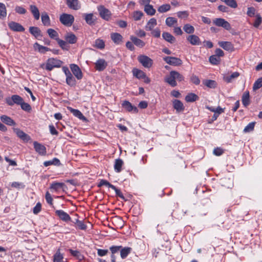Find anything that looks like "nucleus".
Masks as SVG:
<instances>
[{
    "label": "nucleus",
    "instance_id": "f257e3e1",
    "mask_svg": "<svg viewBox=\"0 0 262 262\" xmlns=\"http://www.w3.org/2000/svg\"><path fill=\"white\" fill-rule=\"evenodd\" d=\"M184 77L183 76L179 73L178 72L176 71H171L169 75H168L165 81L167 82L171 86L175 87L177 85V82L176 80L179 82L183 81Z\"/></svg>",
    "mask_w": 262,
    "mask_h": 262
},
{
    "label": "nucleus",
    "instance_id": "f03ea898",
    "mask_svg": "<svg viewBox=\"0 0 262 262\" xmlns=\"http://www.w3.org/2000/svg\"><path fill=\"white\" fill-rule=\"evenodd\" d=\"M59 20L64 26L70 27L74 23V17L71 14L63 13L60 16Z\"/></svg>",
    "mask_w": 262,
    "mask_h": 262
},
{
    "label": "nucleus",
    "instance_id": "7ed1b4c3",
    "mask_svg": "<svg viewBox=\"0 0 262 262\" xmlns=\"http://www.w3.org/2000/svg\"><path fill=\"white\" fill-rule=\"evenodd\" d=\"M23 100V99L17 95H13L11 97H7L5 99L6 103L9 106H13L14 104L20 105Z\"/></svg>",
    "mask_w": 262,
    "mask_h": 262
},
{
    "label": "nucleus",
    "instance_id": "20e7f679",
    "mask_svg": "<svg viewBox=\"0 0 262 262\" xmlns=\"http://www.w3.org/2000/svg\"><path fill=\"white\" fill-rule=\"evenodd\" d=\"M138 60L139 62L145 68H150L153 63L152 60L149 57L144 55H140L138 57Z\"/></svg>",
    "mask_w": 262,
    "mask_h": 262
},
{
    "label": "nucleus",
    "instance_id": "39448f33",
    "mask_svg": "<svg viewBox=\"0 0 262 262\" xmlns=\"http://www.w3.org/2000/svg\"><path fill=\"white\" fill-rule=\"evenodd\" d=\"M213 23L217 27H222L227 30H230L231 27L229 22L224 18H217L213 20Z\"/></svg>",
    "mask_w": 262,
    "mask_h": 262
},
{
    "label": "nucleus",
    "instance_id": "423d86ee",
    "mask_svg": "<svg viewBox=\"0 0 262 262\" xmlns=\"http://www.w3.org/2000/svg\"><path fill=\"white\" fill-rule=\"evenodd\" d=\"M98 10L102 18L106 20H109L111 16V13L108 9H106L103 5H100L98 7Z\"/></svg>",
    "mask_w": 262,
    "mask_h": 262
},
{
    "label": "nucleus",
    "instance_id": "0eeeda50",
    "mask_svg": "<svg viewBox=\"0 0 262 262\" xmlns=\"http://www.w3.org/2000/svg\"><path fill=\"white\" fill-rule=\"evenodd\" d=\"M61 63L62 61L59 60L55 59L54 58L49 59L46 64V69L47 70L50 71L52 70L54 68L60 67Z\"/></svg>",
    "mask_w": 262,
    "mask_h": 262
},
{
    "label": "nucleus",
    "instance_id": "6e6552de",
    "mask_svg": "<svg viewBox=\"0 0 262 262\" xmlns=\"http://www.w3.org/2000/svg\"><path fill=\"white\" fill-rule=\"evenodd\" d=\"M165 62L169 65L173 66H179L182 64V61L181 59L171 56L165 57Z\"/></svg>",
    "mask_w": 262,
    "mask_h": 262
},
{
    "label": "nucleus",
    "instance_id": "1a4fd4ad",
    "mask_svg": "<svg viewBox=\"0 0 262 262\" xmlns=\"http://www.w3.org/2000/svg\"><path fill=\"white\" fill-rule=\"evenodd\" d=\"M71 70L74 75V76L77 78L78 80H80L82 79L83 75L82 73L79 68V67L75 64H71L70 65Z\"/></svg>",
    "mask_w": 262,
    "mask_h": 262
},
{
    "label": "nucleus",
    "instance_id": "9d476101",
    "mask_svg": "<svg viewBox=\"0 0 262 262\" xmlns=\"http://www.w3.org/2000/svg\"><path fill=\"white\" fill-rule=\"evenodd\" d=\"M8 25L9 28L13 31L23 32L25 31L24 27L18 23L12 21L9 23Z\"/></svg>",
    "mask_w": 262,
    "mask_h": 262
},
{
    "label": "nucleus",
    "instance_id": "9b49d317",
    "mask_svg": "<svg viewBox=\"0 0 262 262\" xmlns=\"http://www.w3.org/2000/svg\"><path fill=\"white\" fill-rule=\"evenodd\" d=\"M33 145L35 151L39 155L42 156H45L46 155V148L44 145L37 141H34L33 142Z\"/></svg>",
    "mask_w": 262,
    "mask_h": 262
},
{
    "label": "nucleus",
    "instance_id": "f8f14e48",
    "mask_svg": "<svg viewBox=\"0 0 262 262\" xmlns=\"http://www.w3.org/2000/svg\"><path fill=\"white\" fill-rule=\"evenodd\" d=\"M172 106L178 113L182 112L185 110L183 103L178 99H174L172 101Z\"/></svg>",
    "mask_w": 262,
    "mask_h": 262
},
{
    "label": "nucleus",
    "instance_id": "ddd939ff",
    "mask_svg": "<svg viewBox=\"0 0 262 262\" xmlns=\"http://www.w3.org/2000/svg\"><path fill=\"white\" fill-rule=\"evenodd\" d=\"M123 107L127 111L133 112L134 113H137L138 109L136 106L132 105L128 101H124L122 104Z\"/></svg>",
    "mask_w": 262,
    "mask_h": 262
},
{
    "label": "nucleus",
    "instance_id": "4468645a",
    "mask_svg": "<svg viewBox=\"0 0 262 262\" xmlns=\"http://www.w3.org/2000/svg\"><path fill=\"white\" fill-rule=\"evenodd\" d=\"M14 133L17 135V137L24 142H28L30 139V136L19 128H14Z\"/></svg>",
    "mask_w": 262,
    "mask_h": 262
},
{
    "label": "nucleus",
    "instance_id": "2eb2a0df",
    "mask_svg": "<svg viewBox=\"0 0 262 262\" xmlns=\"http://www.w3.org/2000/svg\"><path fill=\"white\" fill-rule=\"evenodd\" d=\"M107 66L106 61L103 59H99L95 62V69L98 71H103Z\"/></svg>",
    "mask_w": 262,
    "mask_h": 262
},
{
    "label": "nucleus",
    "instance_id": "dca6fc26",
    "mask_svg": "<svg viewBox=\"0 0 262 262\" xmlns=\"http://www.w3.org/2000/svg\"><path fill=\"white\" fill-rule=\"evenodd\" d=\"M66 4L69 8L74 10H77L80 8L78 0H67Z\"/></svg>",
    "mask_w": 262,
    "mask_h": 262
},
{
    "label": "nucleus",
    "instance_id": "f3484780",
    "mask_svg": "<svg viewBox=\"0 0 262 262\" xmlns=\"http://www.w3.org/2000/svg\"><path fill=\"white\" fill-rule=\"evenodd\" d=\"M84 19L88 25L93 26L96 24L97 17L93 13L85 14Z\"/></svg>",
    "mask_w": 262,
    "mask_h": 262
},
{
    "label": "nucleus",
    "instance_id": "a211bd4d",
    "mask_svg": "<svg viewBox=\"0 0 262 262\" xmlns=\"http://www.w3.org/2000/svg\"><path fill=\"white\" fill-rule=\"evenodd\" d=\"M219 46L223 48L224 50L232 52L234 51V47L231 42L229 41H220L219 42Z\"/></svg>",
    "mask_w": 262,
    "mask_h": 262
},
{
    "label": "nucleus",
    "instance_id": "6ab92c4d",
    "mask_svg": "<svg viewBox=\"0 0 262 262\" xmlns=\"http://www.w3.org/2000/svg\"><path fill=\"white\" fill-rule=\"evenodd\" d=\"M68 109L70 111L71 113H72L73 114V115H74L75 117H77L79 119L84 121H88L87 119L83 115V114L79 110L73 108L71 107H68Z\"/></svg>",
    "mask_w": 262,
    "mask_h": 262
},
{
    "label": "nucleus",
    "instance_id": "aec40b11",
    "mask_svg": "<svg viewBox=\"0 0 262 262\" xmlns=\"http://www.w3.org/2000/svg\"><path fill=\"white\" fill-rule=\"evenodd\" d=\"M64 39L70 44L75 43L77 41V37L72 32L67 33L64 36Z\"/></svg>",
    "mask_w": 262,
    "mask_h": 262
},
{
    "label": "nucleus",
    "instance_id": "412c9836",
    "mask_svg": "<svg viewBox=\"0 0 262 262\" xmlns=\"http://www.w3.org/2000/svg\"><path fill=\"white\" fill-rule=\"evenodd\" d=\"M187 40L192 45H200L201 43L199 37L195 35H190L187 37Z\"/></svg>",
    "mask_w": 262,
    "mask_h": 262
},
{
    "label": "nucleus",
    "instance_id": "4be33fe9",
    "mask_svg": "<svg viewBox=\"0 0 262 262\" xmlns=\"http://www.w3.org/2000/svg\"><path fill=\"white\" fill-rule=\"evenodd\" d=\"M1 121L6 124L10 126H14L16 125L15 121L10 117L6 115H2L1 116Z\"/></svg>",
    "mask_w": 262,
    "mask_h": 262
},
{
    "label": "nucleus",
    "instance_id": "5701e85b",
    "mask_svg": "<svg viewBox=\"0 0 262 262\" xmlns=\"http://www.w3.org/2000/svg\"><path fill=\"white\" fill-rule=\"evenodd\" d=\"M55 213L56 215H58L61 220L64 221H68L70 220L71 219V217L69 216V215L64 211H63V210H56Z\"/></svg>",
    "mask_w": 262,
    "mask_h": 262
},
{
    "label": "nucleus",
    "instance_id": "b1692460",
    "mask_svg": "<svg viewBox=\"0 0 262 262\" xmlns=\"http://www.w3.org/2000/svg\"><path fill=\"white\" fill-rule=\"evenodd\" d=\"M243 104L245 107H247L250 104L249 92L247 91L244 93L242 98Z\"/></svg>",
    "mask_w": 262,
    "mask_h": 262
},
{
    "label": "nucleus",
    "instance_id": "393cba45",
    "mask_svg": "<svg viewBox=\"0 0 262 262\" xmlns=\"http://www.w3.org/2000/svg\"><path fill=\"white\" fill-rule=\"evenodd\" d=\"M111 37L112 40L116 44H120L122 42V35L118 33H113L111 34Z\"/></svg>",
    "mask_w": 262,
    "mask_h": 262
},
{
    "label": "nucleus",
    "instance_id": "a878e982",
    "mask_svg": "<svg viewBox=\"0 0 262 262\" xmlns=\"http://www.w3.org/2000/svg\"><path fill=\"white\" fill-rule=\"evenodd\" d=\"M30 10L36 20H38L40 17V13L38 9L35 5H31Z\"/></svg>",
    "mask_w": 262,
    "mask_h": 262
},
{
    "label": "nucleus",
    "instance_id": "bb28decb",
    "mask_svg": "<svg viewBox=\"0 0 262 262\" xmlns=\"http://www.w3.org/2000/svg\"><path fill=\"white\" fill-rule=\"evenodd\" d=\"M199 96L194 93H188L185 98V100L187 102H193L199 100Z\"/></svg>",
    "mask_w": 262,
    "mask_h": 262
},
{
    "label": "nucleus",
    "instance_id": "cd10ccee",
    "mask_svg": "<svg viewBox=\"0 0 262 262\" xmlns=\"http://www.w3.org/2000/svg\"><path fill=\"white\" fill-rule=\"evenodd\" d=\"M41 18V21L44 26H51L50 19V17L47 12H44L42 13Z\"/></svg>",
    "mask_w": 262,
    "mask_h": 262
},
{
    "label": "nucleus",
    "instance_id": "c85d7f7f",
    "mask_svg": "<svg viewBox=\"0 0 262 262\" xmlns=\"http://www.w3.org/2000/svg\"><path fill=\"white\" fill-rule=\"evenodd\" d=\"M29 32L35 38H37L39 36H42L40 30L39 29V28L36 27H30L29 28Z\"/></svg>",
    "mask_w": 262,
    "mask_h": 262
},
{
    "label": "nucleus",
    "instance_id": "c756f323",
    "mask_svg": "<svg viewBox=\"0 0 262 262\" xmlns=\"http://www.w3.org/2000/svg\"><path fill=\"white\" fill-rule=\"evenodd\" d=\"M204 85L210 89H215L217 86V83L215 81L210 79H206L203 81Z\"/></svg>",
    "mask_w": 262,
    "mask_h": 262
},
{
    "label": "nucleus",
    "instance_id": "7c9ffc66",
    "mask_svg": "<svg viewBox=\"0 0 262 262\" xmlns=\"http://www.w3.org/2000/svg\"><path fill=\"white\" fill-rule=\"evenodd\" d=\"M239 76V73L237 72H235L230 75L224 76V80L227 83H230L234 79L237 78Z\"/></svg>",
    "mask_w": 262,
    "mask_h": 262
},
{
    "label": "nucleus",
    "instance_id": "2f4dec72",
    "mask_svg": "<svg viewBox=\"0 0 262 262\" xmlns=\"http://www.w3.org/2000/svg\"><path fill=\"white\" fill-rule=\"evenodd\" d=\"M64 184L63 183L54 182L51 184L50 188L51 190H54L55 191H58L60 189H62L63 187V186H64Z\"/></svg>",
    "mask_w": 262,
    "mask_h": 262
},
{
    "label": "nucleus",
    "instance_id": "473e14b6",
    "mask_svg": "<svg viewBox=\"0 0 262 262\" xmlns=\"http://www.w3.org/2000/svg\"><path fill=\"white\" fill-rule=\"evenodd\" d=\"M66 83L71 87H73L76 85V81L72 73L66 77Z\"/></svg>",
    "mask_w": 262,
    "mask_h": 262
},
{
    "label": "nucleus",
    "instance_id": "72a5a7b5",
    "mask_svg": "<svg viewBox=\"0 0 262 262\" xmlns=\"http://www.w3.org/2000/svg\"><path fill=\"white\" fill-rule=\"evenodd\" d=\"M132 42H133L136 46L142 48L145 45V43L141 39L137 38L136 37L132 36L130 38Z\"/></svg>",
    "mask_w": 262,
    "mask_h": 262
},
{
    "label": "nucleus",
    "instance_id": "f704fd0d",
    "mask_svg": "<svg viewBox=\"0 0 262 262\" xmlns=\"http://www.w3.org/2000/svg\"><path fill=\"white\" fill-rule=\"evenodd\" d=\"M131 251L132 248L130 247H122L120 250V256L121 258L123 259L125 258Z\"/></svg>",
    "mask_w": 262,
    "mask_h": 262
},
{
    "label": "nucleus",
    "instance_id": "c9c22d12",
    "mask_svg": "<svg viewBox=\"0 0 262 262\" xmlns=\"http://www.w3.org/2000/svg\"><path fill=\"white\" fill-rule=\"evenodd\" d=\"M43 164L45 166H48L51 165L58 166L60 165V162L58 159L55 158L51 160L45 161Z\"/></svg>",
    "mask_w": 262,
    "mask_h": 262
},
{
    "label": "nucleus",
    "instance_id": "e433bc0d",
    "mask_svg": "<svg viewBox=\"0 0 262 262\" xmlns=\"http://www.w3.org/2000/svg\"><path fill=\"white\" fill-rule=\"evenodd\" d=\"M63 259V254L60 252V249H58L53 257V262H61Z\"/></svg>",
    "mask_w": 262,
    "mask_h": 262
},
{
    "label": "nucleus",
    "instance_id": "4c0bfd02",
    "mask_svg": "<svg viewBox=\"0 0 262 262\" xmlns=\"http://www.w3.org/2000/svg\"><path fill=\"white\" fill-rule=\"evenodd\" d=\"M144 10L147 14L151 16L154 15L156 13V10L150 5L145 6Z\"/></svg>",
    "mask_w": 262,
    "mask_h": 262
},
{
    "label": "nucleus",
    "instance_id": "58836bf2",
    "mask_svg": "<svg viewBox=\"0 0 262 262\" xmlns=\"http://www.w3.org/2000/svg\"><path fill=\"white\" fill-rule=\"evenodd\" d=\"M34 48H35L36 50H37L39 52H40L41 53H45L47 51H49L51 50L50 49H49L47 47L41 46L37 42H36L34 44Z\"/></svg>",
    "mask_w": 262,
    "mask_h": 262
},
{
    "label": "nucleus",
    "instance_id": "ea45409f",
    "mask_svg": "<svg viewBox=\"0 0 262 262\" xmlns=\"http://www.w3.org/2000/svg\"><path fill=\"white\" fill-rule=\"evenodd\" d=\"M156 19L154 18H151L147 23L145 27V29L146 30H151L154 28V27L156 25Z\"/></svg>",
    "mask_w": 262,
    "mask_h": 262
},
{
    "label": "nucleus",
    "instance_id": "a19ab883",
    "mask_svg": "<svg viewBox=\"0 0 262 262\" xmlns=\"http://www.w3.org/2000/svg\"><path fill=\"white\" fill-rule=\"evenodd\" d=\"M123 164V161L120 159H116L115 160L114 168L117 172L121 171Z\"/></svg>",
    "mask_w": 262,
    "mask_h": 262
},
{
    "label": "nucleus",
    "instance_id": "79ce46f5",
    "mask_svg": "<svg viewBox=\"0 0 262 262\" xmlns=\"http://www.w3.org/2000/svg\"><path fill=\"white\" fill-rule=\"evenodd\" d=\"M56 41L58 42V44L60 46V47L62 49L65 50H68L70 47L68 45V43L67 41H64L63 40H61L59 38L56 39Z\"/></svg>",
    "mask_w": 262,
    "mask_h": 262
},
{
    "label": "nucleus",
    "instance_id": "37998d69",
    "mask_svg": "<svg viewBox=\"0 0 262 262\" xmlns=\"http://www.w3.org/2000/svg\"><path fill=\"white\" fill-rule=\"evenodd\" d=\"M209 62L213 65H217L220 63L221 59L216 55H211L209 59Z\"/></svg>",
    "mask_w": 262,
    "mask_h": 262
},
{
    "label": "nucleus",
    "instance_id": "c03bdc74",
    "mask_svg": "<svg viewBox=\"0 0 262 262\" xmlns=\"http://www.w3.org/2000/svg\"><path fill=\"white\" fill-rule=\"evenodd\" d=\"M165 40L170 43H174L176 42V38L168 32H165Z\"/></svg>",
    "mask_w": 262,
    "mask_h": 262
},
{
    "label": "nucleus",
    "instance_id": "a18cd8bd",
    "mask_svg": "<svg viewBox=\"0 0 262 262\" xmlns=\"http://www.w3.org/2000/svg\"><path fill=\"white\" fill-rule=\"evenodd\" d=\"M47 33L49 34L50 38L54 39L56 40V39H58V33L53 29H48L47 30Z\"/></svg>",
    "mask_w": 262,
    "mask_h": 262
},
{
    "label": "nucleus",
    "instance_id": "49530a36",
    "mask_svg": "<svg viewBox=\"0 0 262 262\" xmlns=\"http://www.w3.org/2000/svg\"><path fill=\"white\" fill-rule=\"evenodd\" d=\"M183 30L188 34H192L195 31L194 28L189 24H185L184 26Z\"/></svg>",
    "mask_w": 262,
    "mask_h": 262
},
{
    "label": "nucleus",
    "instance_id": "de8ad7c7",
    "mask_svg": "<svg viewBox=\"0 0 262 262\" xmlns=\"http://www.w3.org/2000/svg\"><path fill=\"white\" fill-rule=\"evenodd\" d=\"M70 252L73 256L76 257L78 260H81L83 259L84 256L80 253L79 251L70 249Z\"/></svg>",
    "mask_w": 262,
    "mask_h": 262
},
{
    "label": "nucleus",
    "instance_id": "09e8293b",
    "mask_svg": "<svg viewBox=\"0 0 262 262\" xmlns=\"http://www.w3.org/2000/svg\"><path fill=\"white\" fill-rule=\"evenodd\" d=\"M224 2L227 6L232 8H236L237 7V4L236 0H221Z\"/></svg>",
    "mask_w": 262,
    "mask_h": 262
},
{
    "label": "nucleus",
    "instance_id": "8fccbe9b",
    "mask_svg": "<svg viewBox=\"0 0 262 262\" xmlns=\"http://www.w3.org/2000/svg\"><path fill=\"white\" fill-rule=\"evenodd\" d=\"M6 8L3 3H0V18H4L6 16Z\"/></svg>",
    "mask_w": 262,
    "mask_h": 262
},
{
    "label": "nucleus",
    "instance_id": "3c124183",
    "mask_svg": "<svg viewBox=\"0 0 262 262\" xmlns=\"http://www.w3.org/2000/svg\"><path fill=\"white\" fill-rule=\"evenodd\" d=\"M94 47L99 49H104L105 47L104 41L100 39H96L95 41Z\"/></svg>",
    "mask_w": 262,
    "mask_h": 262
},
{
    "label": "nucleus",
    "instance_id": "603ef678",
    "mask_svg": "<svg viewBox=\"0 0 262 262\" xmlns=\"http://www.w3.org/2000/svg\"><path fill=\"white\" fill-rule=\"evenodd\" d=\"M133 74L134 76L139 79L143 78L146 75L144 72L138 69H134Z\"/></svg>",
    "mask_w": 262,
    "mask_h": 262
},
{
    "label": "nucleus",
    "instance_id": "864d4df0",
    "mask_svg": "<svg viewBox=\"0 0 262 262\" xmlns=\"http://www.w3.org/2000/svg\"><path fill=\"white\" fill-rule=\"evenodd\" d=\"M165 23L168 26L171 27L177 23V20L174 17H168L166 19Z\"/></svg>",
    "mask_w": 262,
    "mask_h": 262
},
{
    "label": "nucleus",
    "instance_id": "5fc2aeb1",
    "mask_svg": "<svg viewBox=\"0 0 262 262\" xmlns=\"http://www.w3.org/2000/svg\"><path fill=\"white\" fill-rule=\"evenodd\" d=\"M74 223L78 229L81 230H86V226L84 224L83 221L76 220L75 222Z\"/></svg>",
    "mask_w": 262,
    "mask_h": 262
},
{
    "label": "nucleus",
    "instance_id": "6e6d98bb",
    "mask_svg": "<svg viewBox=\"0 0 262 262\" xmlns=\"http://www.w3.org/2000/svg\"><path fill=\"white\" fill-rule=\"evenodd\" d=\"M104 185L107 186L108 187L111 188H115V186H114L113 185L107 181H106L105 180H103V179L101 180L99 183L98 184V187H101Z\"/></svg>",
    "mask_w": 262,
    "mask_h": 262
},
{
    "label": "nucleus",
    "instance_id": "4d7b16f0",
    "mask_svg": "<svg viewBox=\"0 0 262 262\" xmlns=\"http://www.w3.org/2000/svg\"><path fill=\"white\" fill-rule=\"evenodd\" d=\"M255 124V122H252L249 123L244 129L243 132L244 133H249L253 130L254 126Z\"/></svg>",
    "mask_w": 262,
    "mask_h": 262
},
{
    "label": "nucleus",
    "instance_id": "13d9d810",
    "mask_svg": "<svg viewBox=\"0 0 262 262\" xmlns=\"http://www.w3.org/2000/svg\"><path fill=\"white\" fill-rule=\"evenodd\" d=\"M262 87V77L258 78L253 84V90L256 91Z\"/></svg>",
    "mask_w": 262,
    "mask_h": 262
},
{
    "label": "nucleus",
    "instance_id": "bf43d9fd",
    "mask_svg": "<svg viewBox=\"0 0 262 262\" xmlns=\"http://www.w3.org/2000/svg\"><path fill=\"white\" fill-rule=\"evenodd\" d=\"M20 105L21 106V109L26 112H30L32 110L30 105L28 103L25 102L24 100L23 101V102L21 103Z\"/></svg>",
    "mask_w": 262,
    "mask_h": 262
},
{
    "label": "nucleus",
    "instance_id": "052dcab7",
    "mask_svg": "<svg viewBox=\"0 0 262 262\" xmlns=\"http://www.w3.org/2000/svg\"><path fill=\"white\" fill-rule=\"evenodd\" d=\"M177 16L181 19H186L189 16V13L187 11H179L177 12Z\"/></svg>",
    "mask_w": 262,
    "mask_h": 262
},
{
    "label": "nucleus",
    "instance_id": "680f3d73",
    "mask_svg": "<svg viewBox=\"0 0 262 262\" xmlns=\"http://www.w3.org/2000/svg\"><path fill=\"white\" fill-rule=\"evenodd\" d=\"M143 15V13L140 11H135L133 14V17L135 20H139L141 19V17Z\"/></svg>",
    "mask_w": 262,
    "mask_h": 262
},
{
    "label": "nucleus",
    "instance_id": "e2e57ef3",
    "mask_svg": "<svg viewBox=\"0 0 262 262\" xmlns=\"http://www.w3.org/2000/svg\"><path fill=\"white\" fill-rule=\"evenodd\" d=\"M190 81L195 85H199L200 83V80L199 77L194 74L191 76Z\"/></svg>",
    "mask_w": 262,
    "mask_h": 262
},
{
    "label": "nucleus",
    "instance_id": "0e129e2a",
    "mask_svg": "<svg viewBox=\"0 0 262 262\" xmlns=\"http://www.w3.org/2000/svg\"><path fill=\"white\" fill-rule=\"evenodd\" d=\"M15 11L19 14H25L27 12V10L24 8L18 6L15 7Z\"/></svg>",
    "mask_w": 262,
    "mask_h": 262
},
{
    "label": "nucleus",
    "instance_id": "69168bd1",
    "mask_svg": "<svg viewBox=\"0 0 262 262\" xmlns=\"http://www.w3.org/2000/svg\"><path fill=\"white\" fill-rule=\"evenodd\" d=\"M256 19H255L254 23L253 24L254 27L257 28L262 21V18L260 16V14H258L256 15Z\"/></svg>",
    "mask_w": 262,
    "mask_h": 262
},
{
    "label": "nucleus",
    "instance_id": "338daca9",
    "mask_svg": "<svg viewBox=\"0 0 262 262\" xmlns=\"http://www.w3.org/2000/svg\"><path fill=\"white\" fill-rule=\"evenodd\" d=\"M255 9L253 7H249L248 8V10H247V14L249 16V17H253L255 14Z\"/></svg>",
    "mask_w": 262,
    "mask_h": 262
},
{
    "label": "nucleus",
    "instance_id": "774afa93",
    "mask_svg": "<svg viewBox=\"0 0 262 262\" xmlns=\"http://www.w3.org/2000/svg\"><path fill=\"white\" fill-rule=\"evenodd\" d=\"M121 248V246H113L110 248V250L112 254H115L120 251Z\"/></svg>",
    "mask_w": 262,
    "mask_h": 262
}]
</instances>
